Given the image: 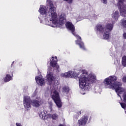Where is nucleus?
Listing matches in <instances>:
<instances>
[{"label": "nucleus", "instance_id": "obj_1", "mask_svg": "<svg viewBox=\"0 0 126 126\" xmlns=\"http://www.w3.org/2000/svg\"><path fill=\"white\" fill-rule=\"evenodd\" d=\"M47 3L50 6L48 14L49 16H45L42 18L41 22H43L45 25H48L51 27H61L66 21L65 14L63 13H60L59 15V19L58 20V14L56 12V7H54L53 1L52 0H47Z\"/></svg>", "mask_w": 126, "mask_h": 126}, {"label": "nucleus", "instance_id": "obj_2", "mask_svg": "<svg viewBox=\"0 0 126 126\" xmlns=\"http://www.w3.org/2000/svg\"><path fill=\"white\" fill-rule=\"evenodd\" d=\"M71 78H79V85L82 91H89L90 90V83L96 81V76L93 73L89 74L86 70L82 69L79 73L73 71Z\"/></svg>", "mask_w": 126, "mask_h": 126}, {"label": "nucleus", "instance_id": "obj_3", "mask_svg": "<svg viewBox=\"0 0 126 126\" xmlns=\"http://www.w3.org/2000/svg\"><path fill=\"white\" fill-rule=\"evenodd\" d=\"M118 77L115 76H110L105 78L103 81L105 88L115 90L117 95L122 98L123 97L124 101L126 103V89L122 88V83L117 82Z\"/></svg>", "mask_w": 126, "mask_h": 126}, {"label": "nucleus", "instance_id": "obj_4", "mask_svg": "<svg viewBox=\"0 0 126 126\" xmlns=\"http://www.w3.org/2000/svg\"><path fill=\"white\" fill-rule=\"evenodd\" d=\"M65 25L68 30H69V31L71 32L73 35L75 36V37H76L77 39H79V40H77L76 41V44L79 45L80 49H82V50H85L84 44L81 41V37H80V36H78L75 33V28L74 27V25L72 24V23L69 22H67Z\"/></svg>", "mask_w": 126, "mask_h": 126}, {"label": "nucleus", "instance_id": "obj_5", "mask_svg": "<svg viewBox=\"0 0 126 126\" xmlns=\"http://www.w3.org/2000/svg\"><path fill=\"white\" fill-rule=\"evenodd\" d=\"M51 97L54 100L58 108H61L62 106V100L60 98L59 92L56 90H52L51 92Z\"/></svg>", "mask_w": 126, "mask_h": 126}, {"label": "nucleus", "instance_id": "obj_6", "mask_svg": "<svg viewBox=\"0 0 126 126\" xmlns=\"http://www.w3.org/2000/svg\"><path fill=\"white\" fill-rule=\"evenodd\" d=\"M118 7L120 10V14L123 17H126V4L125 3L126 0H118Z\"/></svg>", "mask_w": 126, "mask_h": 126}, {"label": "nucleus", "instance_id": "obj_7", "mask_svg": "<svg viewBox=\"0 0 126 126\" xmlns=\"http://www.w3.org/2000/svg\"><path fill=\"white\" fill-rule=\"evenodd\" d=\"M38 11L40 14H42V15H43V16H40L39 17H38V18L40 20V23H43V24H45L44 23L41 22V21L44 20V19H43V17H44V16H49V18H51V17L49 14V11L47 14V8L45 6L41 5H40V7L39 8Z\"/></svg>", "mask_w": 126, "mask_h": 126}, {"label": "nucleus", "instance_id": "obj_8", "mask_svg": "<svg viewBox=\"0 0 126 126\" xmlns=\"http://www.w3.org/2000/svg\"><path fill=\"white\" fill-rule=\"evenodd\" d=\"M23 105L26 111H29L31 109V105H32V102L31 99H30V96L27 95L24 96L23 99Z\"/></svg>", "mask_w": 126, "mask_h": 126}, {"label": "nucleus", "instance_id": "obj_9", "mask_svg": "<svg viewBox=\"0 0 126 126\" xmlns=\"http://www.w3.org/2000/svg\"><path fill=\"white\" fill-rule=\"evenodd\" d=\"M111 17L112 19H109L108 22H112L113 24H115L119 20V17H120V12H119V10H114L111 14Z\"/></svg>", "mask_w": 126, "mask_h": 126}, {"label": "nucleus", "instance_id": "obj_10", "mask_svg": "<svg viewBox=\"0 0 126 126\" xmlns=\"http://www.w3.org/2000/svg\"><path fill=\"white\" fill-rule=\"evenodd\" d=\"M50 65L52 67L56 68L58 71L60 69V66L58 64V59H57V56L52 57L50 60Z\"/></svg>", "mask_w": 126, "mask_h": 126}, {"label": "nucleus", "instance_id": "obj_11", "mask_svg": "<svg viewBox=\"0 0 126 126\" xmlns=\"http://www.w3.org/2000/svg\"><path fill=\"white\" fill-rule=\"evenodd\" d=\"M94 30L96 33H98V32H99V33H104L106 30V28L104 25L98 24L95 26Z\"/></svg>", "mask_w": 126, "mask_h": 126}, {"label": "nucleus", "instance_id": "obj_12", "mask_svg": "<svg viewBox=\"0 0 126 126\" xmlns=\"http://www.w3.org/2000/svg\"><path fill=\"white\" fill-rule=\"evenodd\" d=\"M88 122V117L84 116L81 119L78 121V125L79 126H84L86 125Z\"/></svg>", "mask_w": 126, "mask_h": 126}, {"label": "nucleus", "instance_id": "obj_13", "mask_svg": "<svg viewBox=\"0 0 126 126\" xmlns=\"http://www.w3.org/2000/svg\"><path fill=\"white\" fill-rule=\"evenodd\" d=\"M46 78L49 82H52L56 79L55 76H54V73L50 71V69H48Z\"/></svg>", "mask_w": 126, "mask_h": 126}, {"label": "nucleus", "instance_id": "obj_14", "mask_svg": "<svg viewBox=\"0 0 126 126\" xmlns=\"http://www.w3.org/2000/svg\"><path fill=\"white\" fill-rule=\"evenodd\" d=\"M35 81L36 83L40 86H43L45 84V80L41 75L35 77Z\"/></svg>", "mask_w": 126, "mask_h": 126}, {"label": "nucleus", "instance_id": "obj_15", "mask_svg": "<svg viewBox=\"0 0 126 126\" xmlns=\"http://www.w3.org/2000/svg\"><path fill=\"white\" fill-rule=\"evenodd\" d=\"M72 74H74L73 71H69L67 72L61 73V77H65V78H71L72 76Z\"/></svg>", "mask_w": 126, "mask_h": 126}, {"label": "nucleus", "instance_id": "obj_16", "mask_svg": "<svg viewBox=\"0 0 126 126\" xmlns=\"http://www.w3.org/2000/svg\"><path fill=\"white\" fill-rule=\"evenodd\" d=\"M108 23L105 25V31L107 32H111L112 30H113V28H114V25L115 24L113 23L112 22Z\"/></svg>", "mask_w": 126, "mask_h": 126}, {"label": "nucleus", "instance_id": "obj_17", "mask_svg": "<svg viewBox=\"0 0 126 126\" xmlns=\"http://www.w3.org/2000/svg\"><path fill=\"white\" fill-rule=\"evenodd\" d=\"M32 105L34 108H38L41 106V102L37 100H33L32 101Z\"/></svg>", "mask_w": 126, "mask_h": 126}, {"label": "nucleus", "instance_id": "obj_18", "mask_svg": "<svg viewBox=\"0 0 126 126\" xmlns=\"http://www.w3.org/2000/svg\"><path fill=\"white\" fill-rule=\"evenodd\" d=\"M47 118H49V119H52L53 120H57V119L59 118V116L57 115L56 114H48L47 115Z\"/></svg>", "mask_w": 126, "mask_h": 126}, {"label": "nucleus", "instance_id": "obj_19", "mask_svg": "<svg viewBox=\"0 0 126 126\" xmlns=\"http://www.w3.org/2000/svg\"><path fill=\"white\" fill-rule=\"evenodd\" d=\"M88 19H89L90 21H94V20L97 19V16L95 14H91L88 17Z\"/></svg>", "mask_w": 126, "mask_h": 126}, {"label": "nucleus", "instance_id": "obj_20", "mask_svg": "<svg viewBox=\"0 0 126 126\" xmlns=\"http://www.w3.org/2000/svg\"><path fill=\"white\" fill-rule=\"evenodd\" d=\"M46 114H47V111L44 110H40L39 116L40 117V118H42V119H47V117H46Z\"/></svg>", "mask_w": 126, "mask_h": 126}, {"label": "nucleus", "instance_id": "obj_21", "mask_svg": "<svg viewBox=\"0 0 126 126\" xmlns=\"http://www.w3.org/2000/svg\"><path fill=\"white\" fill-rule=\"evenodd\" d=\"M103 38L105 39V40H108V39H110V32L105 31L104 32Z\"/></svg>", "mask_w": 126, "mask_h": 126}, {"label": "nucleus", "instance_id": "obj_22", "mask_svg": "<svg viewBox=\"0 0 126 126\" xmlns=\"http://www.w3.org/2000/svg\"><path fill=\"white\" fill-rule=\"evenodd\" d=\"M11 80V76L9 74H7L5 77L4 78V82H8Z\"/></svg>", "mask_w": 126, "mask_h": 126}, {"label": "nucleus", "instance_id": "obj_23", "mask_svg": "<svg viewBox=\"0 0 126 126\" xmlns=\"http://www.w3.org/2000/svg\"><path fill=\"white\" fill-rule=\"evenodd\" d=\"M122 64L125 67H126V56H125L122 57Z\"/></svg>", "mask_w": 126, "mask_h": 126}, {"label": "nucleus", "instance_id": "obj_24", "mask_svg": "<svg viewBox=\"0 0 126 126\" xmlns=\"http://www.w3.org/2000/svg\"><path fill=\"white\" fill-rule=\"evenodd\" d=\"M121 26L124 28H126V19L124 18L121 20Z\"/></svg>", "mask_w": 126, "mask_h": 126}, {"label": "nucleus", "instance_id": "obj_25", "mask_svg": "<svg viewBox=\"0 0 126 126\" xmlns=\"http://www.w3.org/2000/svg\"><path fill=\"white\" fill-rule=\"evenodd\" d=\"M63 91L64 93H66V94L68 93V91H69V88L68 87H63Z\"/></svg>", "mask_w": 126, "mask_h": 126}, {"label": "nucleus", "instance_id": "obj_26", "mask_svg": "<svg viewBox=\"0 0 126 126\" xmlns=\"http://www.w3.org/2000/svg\"><path fill=\"white\" fill-rule=\"evenodd\" d=\"M120 105L122 108H123V109H124V110H125V113L126 114V104L124 103H120Z\"/></svg>", "mask_w": 126, "mask_h": 126}, {"label": "nucleus", "instance_id": "obj_27", "mask_svg": "<svg viewBox=\"0 0 126 126\" xmlns=\"http://www.w3.org/2000/svg\"><path fill=\"white\" fill-rule=\"evenodd\" d=\"M95 93H99L100 92V88L98 87L95 88Z\"/></svg>", "mask_w": 126, "mask_h": 126}, {"label": "nucleus", "instance_id": "obj_28", "mask_svg": "<svg viewBox=\"0 0 126 126\" xmlns=\"http://www.w3.org/2000/svg\"><path fill=\"white\" fill-rule=\"evenodd\" d=\"M122 81L123 82H126V75L123 77Z\"/></svg>", "mask_w": 126, "mask_h": 126}, {"label": "nucleus", "instance_id": "obj_29", "mask_svg": "<svg viewBox=\"0 0 126 126\" xmlns=\"http://www.w3.org/2000/svg\"><path fill=\"white\" fill-rule=\"evenodd\" d=\"M101 1L103 2V3H104V4H107V2H108L107 0H101Z\"/></svg>", "mask_w": 126, "mask_h": 126}, {"label": "nucleus", "instance_id": "obj_30", "mask_svg": "<svg viewBox=\"0 0 126 126\" xmlns=\"http://www.w3.org/2000/svg\"><path fill=\"white\" fill-rule=\"evenodd\" d=\"M65 0V1H67L68 3H71L72 2V0Z\"/></svg>", "mask_w": 126, "mask_h": 126}, {"label": "nucleus", "instance_id": "obj_31", "mask_svg": "<svg viewBox=\"0 0 126 126\" xmlns=\"http://www.w3.org/2000/svg\"><path fill=\"white\" fill-rule=\"evenodd\" d=\"M52 106H53V104H51L50 105V112H53V108L52 107Z\"/></svg>", "mask_w": 126, "mask_h": 126}, {"label": "nucleus", "instance_id": "obj_32", "mask_svg": "<svg viewBox=\"0 0 126 126\" xmlns=\"http://www.w3.org/2000/svg\"><path fill=\"white\" fill-rule=\"evenodd\" d=\"M123 37L124 39H126V32L123 34Z\"/></svg>", "mask_w": 126, "mask_h": 126}, {"label": "nucleus", "instance_id": "obj_33", "mask_svg": "<svg viewBox=\"0 0 126 126\" xmlns=\"http://www.w3.org/2000/svg\"><path fill=\"white\" fill-rule=\"evenodd\" d=\"M16 125L17 126H22V125H21V124H20V123H16Z\"/></svg>", "mask_w": 126, "mask_h": 126}, {"label": "nucleus", "instance_id": "obj_34", "mask_svg": "<svg viewBox=\"0 0 126 126\" xmlns=\"http://www.w3.org/2000/svg\"><path fill=\"white\" fill-rule=\"evenodd\" d=\"M73 16L74 17H77V16H76V13H73Z\"/></svg>", "mask_w": 126, "mask_h": 126}, {"label": "nucleus", "instance_id": "obj_35", "mask_svg": "<svg viewBox=\"0 0 126 126\" xmlns=\"http://www.w3.org/2000/svg\"><path fill=\"white\" fill-rule=\"evenodd\" d=\"M81 94H83V95H84V94H85V93H82V92L81 91Z\"/></svg>", "mask_w": 126, "mask_h": 126}, {"label": "nucleus", "instance_id": "obj_36", "mask_svg": "<svg viewBox=\"0 0 126 126\" xmlns=\"http://www.w3.org/2000/svg\"><path fill=\"white\" fill-rule=\"evenodd\" d=\"M9 74H11L12 75V74H13V73L11 72V73H9Z\"/></svg>", "mask_w": 126, "mask_h": 126}, {"label": "nucleus", "instance_id": "obj_37", "mask_svg": "<svg viewBox=\"0 0 126 126\" xmlns=\"http://www.w3.org/2000/svg\"><path fill=\"white\" fill-rule=\"evenodd\" d=\"M13 63H14V62H13V63H12V64H13Z\"/></svg>", "mask_w": 126, "mask_h": 126}, {"label": "nucleus", "instance_id": "obj_38", "mask_svg": "<svg viewBox=\"0 0 126 126\" xmlns=\"http://www.w3.org/2000/svg\"><path fill=\"white\" fill-rule=\"evenodd\" d=\"M55 86H57V85H55Z\"/></svg>", "mask_w": 126, "mask_h": 126}]
</instances>
